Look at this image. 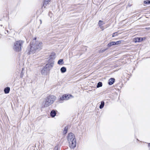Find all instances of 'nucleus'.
<instances>
[{
  "label": "nucleus",
  "instance_id": "1",
  "mask_svg": "<svg viewBox=\"0 0 150 150\" xmlns=\"http://www.w3.org/2000/svg\"><path fill=\"white\" fill-rule=\"evenodd\" d=\"M36 39L37 38L35 37L30 42V49L28 50L29 54L35 53V50H40L42 49V42L39 41H36Z\"/></svg>",
  "mask_w": 150,
  "mask_h": 150
},
{
  "label": "nucleus",
  "instance_id": "2",
  "mask_svg": "<svg viewBox=\"0 0 150 150\" xmlns=\"http://www.w3.org/2000/svg\"><path fill=\"white\" fill-rule=\"evenodd\" d=\"M53 62L50 64L48 63L42 68L41 70V73L43 75H49L50 73V70L52 69L53 67Z\"/></svg>",
  "mask_w": 150,
  "mask_h": 150
},
{
  "label": "nucleus",
  "instance_id": "3",
  "mask_svg": "<svg viewBox=\"0 0 150 150\" xmlns=\"http://www.w3.org/2000/svg\"><path fill=\"white\" fill-rule=\"evenodd\" d=\"M56 97L54 95H50L45 99L44 106L47 107L52 104L55 101Z\"/></svg>",
  "mask_w": 150,
  "mask_h": 150
},
{
  "label": "nucleus",
  "instance_id": "4",
  "mask_svg": "<svg viewBox=\"0 0 150 150\" xmlns=\"http://www.w3.org/2000/svg\"><path fill=\"white\" fill-rule=\"evenodd\" d=\"M23 42L24 41L22 40H19L16 42L13 46V50L16 52H19L20 51Z\"/></svg>",
  "mask_w": 150,
  "mask_h": 150
},
{
  "label": "nucleus",
  "instance_id": "5",
  "mask_svg": "<svg viewBox=\"0 0 150 150\" xmlns=\"http://www.w3.org/2000/svg\"><path fill=\"white\" fill-rule=\"evenodd\" d=\"M124 41L123 40L118 41L116 42H109L107 45L108 47H110L112 46L117 45L120 44L121 43L123 42Z\"/></svg>",
  "mask_w": 150,
  "mask_h": 150
},
{
  "label": "nucleus",
  "instance_id": "6",
  "mask_svg": "<svg viewBox=\"0 0 150 150\" xmlns=\"http://www.w3.org/2000/svg\"><path fill=\"white\" fill-rule=\"evenodd\" d=\"M73 96L71 95L65 94L62 95L59 98L60 100H68L71 98H73Z\"/></svg>",
  "mask_w": 150,
  "mask_h": 150
},
{
  "label": "nucleus",
  "instance_id": "7",
  "mask_svg": "<svg viewBox=\"0 0 150 150\" xmlns=\"http://www.w3.org/2000/svg\"><path fill=\"white\" fill-rule=\"evenodd\" d=\"M55 53H52L48 58V63L50 64L52 62H53V65H54V59L55 58Z\"/></svg>",
  "mask_w": 150,
  "mask_h": 150
},
{
  "label": "nucleus",
  "instance_id": "8",
  "mask_svg": "<svg viewBox=\"0 0 150 150\" xmlns=\"http://www.w3.org/2000/svg\"><path fill=\"white\" fill-rule=\"evenodd\" d=\"M69 144V146L71 149H74L76 146V140H74L73 141L68 142Z\"/></svg>",
  "mask_w": 150,
  "mask_h": 150
},
{
  "label": "nucleus",
  "instance_id": "9",
  "mask_svg": "<svg viewBox=\"0 0 150 150\" xmlns=\"http://www.w3.org/2000/svg\"><path fill=\"white\" fill-rule=\"evenodd\" d=\"M75 137L73 133L71 132L68 134L67 137V141H70V139H73Z\"/></svg>",
  "mask_w": 150,
  "mask_h": 150
},
{
  "label": "nucleus",
  "instance_id": "10",
  "mask_svg": "<svg viewBox=\"0 0 150 150\" xmlns=\"http://www.w3.org/2000/svg\"><path fill=\"white\" fill-rule=\"evenodd\" d=\"M143 38L140 37H137L134 38V41L135 42H140L143 40Z\"/></svg>",
  "mask_w": 150,
  "mask_h": 150
},
{
  "label": "nucleus",
  "instance_id": "11",
  "mask_svg": "<svg viewBox=\"0 0 150 150\" xmlns=\"http://www.w3.org/2000/svg\"><path fill=\"white\" fill-rule=\"evenodd\" d=\"M115 81V79L114 78H110L108 80V84L110 85H112L114 83Z\"/></svg>",
  "mask_w": 150,
  "mask_h": 150
},
{
  "label": "nucleus",
  "instance_id": "12",
  "mask_svg": "<svg viewBox=\"0 0 150 150\" xmlns=\"http://www.w3.org/2000/svg\"><path fill=\"white\" fill-rule=\"evenodd\" d=\"M56 110H52L50 112V116L52 117H54L56 115Z\"/></svg>",
  "mask_w": 150,
  "mask_h": 150
},
{
  "label": "nucleus",
  "instance_id": "13",
  "mask_svg": "<svg viewBox=\"0 0 150 150\" xmlns=\"http://www.w3.org/2000/svg\"><path fill=\"white\" fill-rule=\"evenodd\" d=\"M10 91V88L9 87H7L4 88V92L5 94L8 93Z\"/></svg>",
  "mask_w": 150,
  "mask_h": 150
},
{
  "label": "nucleus",
  "instance_id": "14",
  "mask_svg": "<svg viewBox=\"0 0 150 150\" xmlns=\"http://www.w3.org/2000/svg\"><path fill=\"white\" fill-rule=\"evenodd\" d=\"M51 0H45L43 4V6H44V7H45V6L48 4L49 2Z\"/></svg>",
  "mask_w": 150,
  "mask_h": 150
},
{
  "label": "nucleus",
  "instance_id": "15",
  "mask_svg": "<svg viewBox=\"0 0 150 150\" xmlns=\"http://www.w3.org/2000/svg\"><path fill=\"white\" fill-rule=\"evenodd\" d=\"M68 130V126H66L64 128V130L63 132V134H66Z\"/></svg>",
  "mask_w": 150,
  "mask_h": 150
},
{
  "label": "nucleus",
  "instance_id": "16",
  "mask_svg": "<svg viewBox=\"0 0 150 150\" xmlns=\"http://www.w3.org/2000/svg\"><path fill=\"white\" fill-rule=\"evenodd\" d=\"M66 68L65 67H62L61 68L60 71L62 73H64L66 71Z\"/></svg>",
  "mask_w": 150,
  "mask_h": 150
},
{
  "label": "nucleus",
  "instance_id": "17",
  "mask_svg": "<svg viewBox=\"0 0 150 150\" xmlns=\"http://www.w3.org/2000/svg\"><path fill=\"white\" fill-rule=\"evenodd\" d=\"M105 104L104 102L103 101H102L101 102V104L99 106V108L101 109L103 108Z\"/></svg>",
  "mask_w": 150,
  "mask_h": 150
},
{
  "label": "nucleus",
  "instance_id": "18",
  "mask_svg": "<svg viewBox=\"0 0 150 150\" xmlns=\"http://www.w3.org/2000/svg\"><path fill=\"white\" fill-rule=\"evenodd\" d=\"M103 83H102L101 82H99L97 83V85L96 87L97 88H99L100 87H101L102 86Z\"/></svg>",
  "mask_w": 150,
  "mask_h": 150
},
{
  "label": "nucleus",
  "instance_id": "19",
  "mask_svg": "<svg viewBox=\"0 0 150 150\" xmlns=\"http://www.w3.org/2000/svg\"><path fill=\"white\" fill-rule=\"evenodd\" d=\"M64 63L63 60L62 59H59L58 62L57 63L59 64L62 65Z\"/></svg>",
  "mask_w": 150,
  "mask_h": 150
},
{
  "label": "nucleus",
  "instance_id": "20",
  "mask_svg": "<svg viewBox=\"0 0 150 150\" xmlns=\"http://www.w3.org/2000/svg\"><path fill=\"white\" fill-rule=\"evenodd\" d=\"M105 23L103 22L101 20H100L98 23V25L99 27H100L102 25L104 24Z\"/></svg>",
  "mask_w": 150,
  "mask_h": 150
},
{
  "label": "nucleus",
  "instance_id": "21",
  "mask_svg": "<svg viewBox=\"0 0 150 150\" xmlns=\"http://www.w3.org/2000/svg\"><path fill=\"white\" fill-rule=\"evenodd\" d=\"M144 3L145 4H150V0H145L144 1Z\"/></svg>",
  "mask_w": 150,
  "mask_h": 150
},
{
  "label": "nucleus",
  "instance_id": "22",
  "mask_svg": "<svg viewBox=\"0 0 150 150\" xmlns=\"http://www.w3.org/2000/svg\"><path fill=\"white\" fill-rule=\"evenodd\" d=\"M108 48H105V49H103V50H101V52H104L106 50H108Z\"/></svg>",
  "mask_w": 150,
  "mask_h": 150
},
{
  "label": "nucleus",
  "instance_id": "23",
  "mask_svg": "<svg viewBox=\"0 0 150 150\" xmlns=\"http://www.w3.org/2000/svg\"><path fill=\"white\" fill-rule=\"evenodd\" d=\"M74 140H75V141H76V139L75 138V137H74L73 138V139H70V141H68V142H71V141H73Z\"/></svg>",
  "mask_w": 150,
  "mask_h": 150
},
{
  "label": "nucleus",
  "instance_id": "24",
  "mask_svg": "<svg viewBox=\"0 0 150 150\" xmlns=\"http://www.w3.org/2000/svg\"><path fill=\"white\" fill-rule=\"evenodd\" d=\"M54 150H58L57 146H55L54 148Z\"/></svg>",
  "mask_w": 150,
  "mask_h": 150
},
{
  "label": "nucleus",
  "instance_id": "25",
  "mask_svg": "<svg viewBox=\"0 0 150 150\" xmlns=\"http://www.w3.org/2000/svg\"><path fill=\"white\" fill-rule=\"evenodd\" d=\"M116 33H114L113 34H112V37H114L115 36V35H116Z\"/></svg>",
  "mask_w": 150,
  "mask_h": 150
},
{
  "label": "nucleus",
  "instance_id": "26",
  "mask_svg": "<svg viewBox=\"0 0 150 150\" xmlns=\"http://www.w3.org/2000/svg\"><path fill=\"white\" fill-rule=\"evenodd\" d=\"M8 30H6V32H5V33L6 34V33H8Z\"/></svg>",
  "mask_w": 150,
  "mask_h": 150
},
{
  "label": "nucleus",
  "instance_id": "27",
  "mask_svg": "<svg viewBox=\"0 0 150 150\" xmlns=\"http://www.w3.org/2000/svg\"><path fill=\"white\" fill-rule=\"evenodd\" d=\"M40 24H41L42 23V22L41 20H40Z\"/></svg>",
  "mask_w": 150,
  "mask_h": 150
},
{
  "label": "nucleus",
  "instance_id": "28",
  "mask_svg": "<svg viewBox=\"0 0 150 150\" xmlns=\"http://www.w3.org/2000/svg\"><path fill=\"white\" fill-rule=\"evenodd\" d=\"M148 146H150V143L148 144Z\"/></svg>",
  "mask_w": 150,
  "mask_h": 150
},
{
  "label": "nucleus",
  "instance_id": "29",
  "mask_svg": "<svg viewBox=\"0 0 150 150\" xmlns=\"http://www.w3.org/2000/svg\"><path fill=\"white\" fill-rule=\"evenodd\" d=\"M21 77H22V76L21 75Z\"/></svg>",
  "mask_w": 150,
  "mask_h": 150
},
{
  "label": "nucleus",
  "instance_id": "30",
  "mask_svg": "<svg viewBox=\"0 0 150 150\" xmlns=\"http://www.w3.org/2000/svg\"><path fill=\"white\" fill-rule=\"evenodd\" d=\"M22 73L21 72V74Z\"/></svg>",
  "mask_w": 150,
  "mask_h": 150
}]
</instances>
